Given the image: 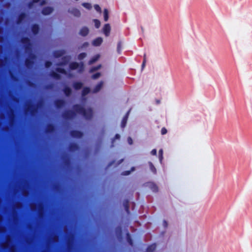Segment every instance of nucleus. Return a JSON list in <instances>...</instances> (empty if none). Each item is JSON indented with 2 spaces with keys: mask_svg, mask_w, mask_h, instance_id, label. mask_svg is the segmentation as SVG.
<instances>
[{
  "mask_svg": "<svg viewBox=\"0 0 252 252\" xmlns=\"http://www.w3.org/2000/svg\"><path fill=\"white\" fill-rule=\"evenodd\" d=\"M81 5L87 10H90L92 8V4L88 2H82Z\"/></svg>",
  "mask_w": 252,
  "mask_h": 252,
  "instance_id": "nucleus-29",
  "label": "nucleus"
},
{
  "mask_svg": "<svg viewBox=\"0 0 252 252\" xmlns=\"http://www.w3.org/2000/svg\"><path fill=\"white\" fill-rule=\"evenodd\" d=\"M68 12L77 18L80 17L81 15L80 11L75 7H73L71 9H69Z\"/></svg>",
  "mask_w": 252,
  "mask_h": 252,
  "instance_id": "nucleus-14",
  "label": "nucleus"
},
{
  "mask_svg": "<svg viewBox=\"0 0 252 252\" xmlns=\"http://www.w3.org/2000/svg\"><path fill=\"white\" fill-rule=\"evenodd\" d=\"M145 186L148 188L155 193H157L159 191V188L158 185L153 181H149L145 183Z\"/></svg>",
  "mask_w": 252,
  "mask_h": 252,
  "instance_id": "nucleus-8",
  "label": "nucleus"
},
{
  "mask_svg": "<svg viewBox=\"0 0 252 252\" xmlns=\"http://www.w3.org/2000/svg\"><path fill=\"white\" fill-rule=\"evenodd\" d=\"M36 58V56L33 53H30L29 56V58H27L25 59V64L26 66L28 68H31L32 67L34 64L33 60Z\"/></svg>",
  "mask_w": 252,
  "mask_h": 252,
  "instance_id": "nucleus-7",
  "label": "nucleus"
},
{
  "mask_svg": "<svg viewBox=\"0 0 252 252\" xmlns=\"http://www.w3.org/2000/svg\"><path fill=\"white\" fill-rule=\"evenodd\" d=\"M80 104H75L72 107L74 111L79 113L81 118L87 122H90L94 117V110L90 106H86L87 100V95L92 93L89 86H84L81 88Z\"/></svg>",
  "mask_w": 252,
  "mask_h": 252,
  "instance_id": "nucleus-1",
  "label": "nucleus"
},
{
  "mask_svg": "<svg viewBox=\"0 0 252 252\" xmlns=\"http://www.w3.org/2000/svg\"><path fill=\"white\" fill-rule=\"evenodd\" d=\"M79 127H80V129H82V128H83V126H79Z\"/></svg>",
  "mask_w": 252,
  "mask_h": 252,
  "instance_id": "nucleus-58",
  "label": "nucleus"
},
{
  "mask_svg": "<svg viewBox=\"0 0 252 252\" xmlns=\"http://www.w3.org/2000/svg\"><path fill=\"white\" fill-rule=\"evenodd\" d=\"M40 0H32L33 2L34 3H37L40 1Z\"/></svg>",
  "mask_w": 252,
  "mask_h": 252,
  "instance_id": "nucleus-52",
  "label": "nucleus"
},
{
  "mask_svg": "<svg viewBox=\"0 0 252 252\" xmlns=\"http://www.w3.org/2000/svg\"><path fill=\"white\" fill-rule=\"evenodd\" d=\"M53 10L54 8L52 7L47 6L42 9L41 13L44 15H48L52 13Z\"/></svg>",
  "mask_w": 252,
  "mask_h": 252,
  "instance_id": "nucleus-17",
  "label": "nucleus"
},
{
  "mask_svg": "<svg viewBox=\"0 0 252 252\" xmlns=\"http://www.w3.org/2000/svg\"><path fill=\"white\" fill-rule=\"evenodd\" d=\"M56 104L59 108L63 107V98H61L56 101Z\"/></svg>",
  "mask_w": 252,
  "mask_h": 252,
  "instance_id": "nucleus-35",
  "label": "nucleus"
},
{
  "mask_svg": "<svg viewBox=\"0 0 252 252\" xmlns=\"http://www.w3.org/2000/svg\"><path fill=\"white\" fill-rule=\"evenodd\" d=\"M63 31H64V32H65V29L64 28Z\"/></svg>",
  "mask_w": 252,
  "mask_h": 252,
  "instance_id": "nucleus-60",
  "label": "nucleus"
},
{
  "mask_svg": "<svg viewBox=\"0 0 252 252\" xmlns=\"http://www.w3.org/2000/svg\"><path fill=\"white\" fill-rule=\"evenodd\" d=\"M40 30L39 26L37 24H33L31 26V31L33 34L37 35Z\"/></svg>",
  "mask_w": 252,
  "mask_h": 252,
  "instance_id": "nucleus-19",
  "label": "nucleus"
},
{
  "mask_svg": "<svg viewBox=\"0 0 252 252\" xmlns=\"http://www.w3.org/2000/svg\"><path fill=\"white\" fill-rule=\"evenodd\" d=\"M26 114L30 115L32 116H33L37 112V106L33 103L28 104L25 110Z\"/></svg>",
  "mask_w": 252,
  "mask_h": 252,
  "instance_id": "nucleus-4",
  "label": "nucleus"
},
{
  "mask_svg": "<svg viewBox=\"0 0 252 252\" xmlns=\"http://www.w3.org/2000/svg\"><path fill=\"white\" fill-rule=\"evenodd\" d=\"M100 55L99 54H96L91 57L88 62L89 65H92L96 63L100 59Z\"/></svg>",
  "mask_w": 252,
  "mask_h": 252,
  "instance_id": "nucleus-13",
  "label": "nucleus"
},
{
  "mask_svg": "<svg viewBox=\"0 0 252 252\" xmlns=\"http://www.w3.org/2000/svg\"><path fill=\"white\" fill-rule=\"evenodd\" d=\"M55 130V125L53 124H48L46 126L45 131L47 133L51 134L53 133Z\"/></svg>",
  "mask_w": 252,
  "mask_h": 252,
  "instance_id": "nucleus-18",
  "label": "nucleus"
},
{
  "mask_svg": "<svg viewBox=\"0 0 252 252\" xmlns=\"http://www.w3.org/2000/svg\"><path fill=\"white\" fill-rule=\"evenodd\" d=\"M103 42V38L101 37L95 38L92 42V44L94 47L100 46Z\"/></svg>",
  "mask_w": 252,
  "mask_h": 252,
  "instance_id": "nucleus-15",
  "label": "nucleus"
},
{
  "mask_svg": "<svg viewBox=\"0 0 252 252\" xmlns=\"http://www.w3.org/2000/svg\"><path fill=\"white\" fill-rule=\"evenodd\" d=\"M34 2H33V1H30L28 3V7L30 8H32L33 6V4Z\"/></svg>",
  "mask_w": 252,
  "mask_h": 252,
  "instance_id": "nucleus-47",
  "label": "nucleus"
},
{
  "mask_svg": "<svg viewBox=\"0 0 252 252\" xmlns=\"http://www.w3.org/2000/svg\"><path fill=\"white\" fill-rule=\"evenodd\" d=\"M111 30L110 24L109 23H106L102 27L101 32L106 37H108L110 35Z\"/></svg>",
  "mask_w": 252,
  "mask_h": 252,
  "instance_id": "nucleus-9",
  "label": "nucleus"
},
{
  "mask_svg": "<svg viewBox=\"0 0 252 252\" xmlns=\"http://www.w3.org/2000/svg\"><path fill=\"white\" fill-rule=\"evenodd\" d=\"M60 158L61 160L63 159V153L62 152L60 154Z\"/></svg>",
  "mask_w": 252,
  "mask_h": 252,
  "instance_id": "nucleus-51",
  "label": "nucleus"
},
{
  "mask_svg": "<svg viewBox=\"0 0 252 252\" xmlns=\"http://www.w3.org/2000/svg\"><path fill=\"white\" fill-rule=\"evenodd\" d=\"M50 76L51 77L57 79H59L60 78V74L53 70L50 72Z\"/></svg>",
  "mask_w": 252,
  "mask_h": 252,
  "instance_id": "nucleus-31",
  "label": "nucleus"
},
{
  "mask_svg": "<svg viewBox=\"0 0 252 252\" xmlns=\"http://www.w3.org/2000/svg\"><path fill=\"white\" fill-rule=\"evenodd\" d=\"M121 139V135L119 133H116L114 137L111 139L110 148L114 147V144L116 140H120Z\"/></svg>",
  "mask_w": 252,
  "mask_h": 252,
  "instance_id": "nucleus-21",
  "label": "nucleus"
},
{
  "mask_svg": "<svg viewBox=\"0 0 252 252\" xmlns=\"http://www.w3.org/2000/svg\"><path fill=\"white\" fill-rule=\"evenodd\" d=\"M103 19L105 22H107L109 20V10L107 8H104L103 10Z\"/></svg>",
  "mask_w": 252,
  "mask_h": 252,
  "instance_id": "nucleus-25",
  "label": "nucleus"
},
{
  "mask_svg": "<svg viewBox=\"0 0 252 252\" xmlns=\"http://www.w3.org/2000/svg\"><path fill=\"white\" fill-rule=\"evenodd\" d=\"M59 64H60V65H61H61H63V62H61Z\"/></svg>",
  "mask_w": 252,
  "mask_h": 252,
  "instance_id": "nucleus-56",
  "label": "nucleus"
},
{
  "mask_svg": "<svg viewBox=\"0 0 252 252\" xmlns=\"http://www.w3.org/2000/svg\"><path fill=\"white\" fill-rule=\"evenodd\" d=\"M21 42L23 45L26 52H29L32 50V43L30 38L28 37H22Z\"/></svg>",
  "mask_w": 252,
  "mask_h": 252,
  "instance_id": "nucleus-5",
  "label": "nucleus"
},
{
  "mask_svg": "<svg viewBox=\"0 0 252 252\" xmlns=\"http://www.w3.org/2000/svg\"><path fill=\"white\" fill-rule=\"evenodd\" d=\"M73 68L76 70L78 74H82L85 69V64L83 61L80 62H75L73 63Z\"/></svg>",
  "mask_w": 252,
  "mask_h": 252,
  "instance_id": "nucleus-6",
  "label": "nucleus"
},
{
  "mask_svg": "<svg viewBox=\"0 0 252 252\" xmlns=\"http://www.w3.org/2000/svg\"><path fill=\"white\" fill-rule=\"evenodd\" d=\"M117 52L118 54H121L122 53V42L121 41L117 43Z\"/></svg>",
  "mask_w": 252,
  "mask_h": 252,
  "instance_id": "nucleus-37",
  "label": "nucleus"
},
{
  "mask_svg": "<svg viewBox=\"0 0 252 252\" xmlns=\"http://www.w3.org/2000/svg\"><path fill=\"white\" fill-rule=\"evenodd\" d=\"M131 111V108H130L125 114L122 118L121 123V127L122 128H124L127 124V120Z\"/></svg>",
  "mask_w": 252,
  "mask_h": 252,
  "instance_id": "nucleus-10",
  "label": "nucleus"
},
{
  "mask_svg": "<svg viewBox=\"0 0 252 252\" xmlns=\"http://www.w3.org/2000/svg\"><path fill=\"white\" fill-rule=\"evenodd\" d=\"M158 159L160 164H162L163 159V151L162 149H160L158 151Z\"/></svg>",
  "mask_w": 252,
  "mask_h": 252,
  "instance_id": "nucleus-32",
  "label": "nucleus"
},
{
  "mask_svg": "<svg viewBox=\"0 0 252 252\" xmlns=\"http://www.w3.org/2000/svg\"><path fill=\"white\" fill-rule=\"evenodd\" d=\"M94 9L99 14L102 13V9L100 5L98 4H95L94 5Z\"/></svg>",
  "mask_w": 252,
  "mask_h": 252,
  "instance_id": "nucleus-36",
  "label": "nucleus"
},
{
  "mask_svg": "<svg viewBox=\"0 0 252 252\" xmlns=\"http://www.w3.org/2000/svg\"><path fill=\"white\" fill-rule=\"evenodd\" d=\"M157 248V244L154 243L147 246L145 252H155Z\"/></svg>",
  "mask_w": 252,
  "mask_h": 252,
  "instance_id": "nucleus-22",
  "label": "nucleus"
},
{
  "mask_svg": "<svg viewBox=\"0 0 252 252\" xmlns=\"http://www.w3.org/2000/svg\"><path fill=\"white\" fill-rule=\"evenodd\" d=\"M93 22L94 23V27L96 29H99L101 25V22L99 19H94L93 20Z\"/></svg>",
  "mask_w": 252,
  "mask_h": 252,
  "instance_id": "nucleus-33",
  "label": "nucleus"
},
{
  "mask_svg": "<svg viewBox=\"0 0 252 252\" xmlns=\"http://www.w3.org/2000/svg\"><path fill=\"white\" fill-rule=\"evenodd\" d=\"M140 28H141V30L142 33H143V32H144V29H143V27L141 26Z\"/></svg>",
  "mask_w": 252,
  "mask_h": 252,
  "instance_id": "nucleus-54",
  "label": "nucleus"
},
{
  "mask_svg": "<svg viewBox=\"0 0 252 252\" xmlns=\"http://www.w3.org/2000/svg\"><path fill=\"white\" fill-rule=\"evenodd\" d=\"M89 29L87 26H83L79 32V34L83 37H86L89 33Z\"/></svg>",
  "mask_w": 252,
  "mask_h": 252,
  "instance_id": "nucleus-12",
  "label": "nucleus"
},
{
  "mask_svg": "<svg viewBox=\"0 0 252 252\" xmlns=\"http://www.w3.org/2000/svg\"><path fill=\"white\" fill-rule=\"evenodd\" d=\"M136 170L135 166H132L129 170H124L121 172V175L127 176L131 174V173L134 172Z\"/></svg>",
  "mask_w": 252,
  "mask_h": 252,
  "instance_id": "nucleus-23",
  "label": "nucleus"
},
{
  "mask_svg": "<svg viewBox=\"0 0 252 252\" xmlns=\"http://www.w3.org/2000/svg\"><path fill=\"white\" fill-rule=\"evenodd\" d=\"M115 163H116V159H113L108 162V164H107V167H111V166L113 165L114 164H115Z\"/></svg>",
  "mask_w": 252,
  "mask_h": 252,
  "instance_id": "nucleus-39",
  "label": "nucleus"
},
{
  "mask_svg": "<svg viewBox=\"0 0 252 252\" xmlns=\"http://www.w3.org/2000/svg\"><path fill=\"white\" fill-rule=\"evenodd\" d=\"M104 131L103 130L101 131L100 134L98 136L97 138V142L99 144H101L103 140V136Z\"/></svg>",
  "mask_w": 252,
  "mask_h": 252,
  "instance_id": "nucleus-34",
  "label": "nucleus"
},
{
  "mask_svg": "<svg viewBox=\"0 0 252 252\" xmlns=\"http://www.w3.org/2000/svg\"><path fill=\"white\" fill-rule=\"evenodd\" d=\"M148 164L150 170L154 174H156L157 173V169L154 166V164L151 161H149Z\"/></svg>",
  "mask_w": 252,
  "mask_h": 252,
  "instance_id": "nucleus-28",
  "label": "nucleus"
},
{
  "mask_svg": "<svg viewBox=\"0 0 252 252\" xmlns=\"http://www.w3.org/2000/svg\"><path fill=\"white\" fill-rule=\"evenodd\" d=\"M160 132L161 134L163 135L167 133V130L165 127H163L161 128Z\"/></svg>",
  "mask_w": 252,
  "mask_h": 252,
  "instance_id": "nucleus-43",
  "label": "nucleus"
},
{
  "mask_svg": "<svg viewBox=\"0 0 252 252\" xmlns=\"http://www.w3.org/2000/svg\"><path fill=\"white\" fill-rule=\"evenodd\" d=\"M63 46H65V44H63Z\"/></svg>",
  "mask_w": 252,
  "mask_h": 252,
  "instance_id": "nucleus-61",
  "label": "nucleus"
},
{
  "mask_svg": "<svg viewBox=\"0 0 252 252\" xmlns=\"http://www.w3.org/2000/svg\"><path fill=\"white\" fill-rule=\"evenodd\" d=\"M63 162H61V164H60V168H61V169L62 168V166L63 165Z\"/></svg>",
  "mask_w": 252,
  "mask_h": 252,
  "instance_id": "nucleus-57",
  "label": "nucleus"
},
{
  "mask_svg": "<svg viewBox=\"0 0 252 252\" xmlns=\"http://www.w3.org/2000/svg\"><path fill=\"white\" fill-rule=\"evenodd\" d=\"M63 52H64V59H65V54L66 53V50L64 48V50H63ZM65 65V59H64V65Z\"/></svg>",
  "mask_w": 252,
  "mask_h": 252,
  "instance_id": "nucleus-50",
  "label": "nucleus"
},
{
  "mask_svg": "<svg viewBox=\"0 0 252 252\" xmlns=\"http://www.w3.org/2000/svg\"><path fill=\"white\" fill-rule=\"evenodd\" d=\"M46 0H42L40 2V5H44V4H46Z\"/></svg>",
  "mask_w": 252,
  "mask_h": 252,
  "instance_id": "nucleus-49",
  "label": "nucleus"
},
{
  "mask_svg": "<svg viewBox=\"0 0 252 252\" xmlns=\"http://www.w3.org/2000/svg\"><path fill=\"white\" fill-rule=\"evenodd\" d=\"M101 67H102L101 64H98L96 65L92 66L90 68V69L89 70V72L90 73H93L94 71L100 69L101 68Z\"/></svg>",
  "mask_w": 252,
  "mask_h": 252,
  "instance_id": "nucleus-24",
  "label": "nucleus"
},
{
  "mask_svg": "<svg viewBox=\"0 0 252 252\" xmlns=\"http://www.w3.org/2000/svg\"><path fill=\"white\" fill-rule=\"evenodd\" d=\"M27 15L25 12H21L20 13L16 20V23L17 24H21L22 21L26 18Z\"/></svg>",
  "mask_w": 252,
  "mask_h": 252,
  "instance_id": "nucleus-20",
  "label": "nucleus"
},
{
  "mask_svg": "<svg viewBox=\"0 0 252 252\" xmlns=\"http://www.w3.org/2000/svg\"><path fill=\"white\" fill-rule=\"evenodd\" d=\"M85 132L81 129H76L70 133V138L73 144H77L82 141L85 135Z\"/></svg>",
  "mask_w": 252,
  "mask_h": 252,
  "instance_id": "nucleus-2",
  "label": "nucleus"
},
{
  "mask_svg": "<svg viewBox=\"0 0 252 252\" xmlns=\"http://www.w3.org/2000/svg\"><path fill=\"white\" fill-rule=\"evenodd\" d=\"M57 70L60 73L63 74V67H58L57 68Z\"/></svg>",
  "mask_w": 252,
  "mask_h": 252,
  "instance_id": "nucleus-48",
  "label": "nucleus"
},
{
  "mask_svg": "<svg viewBox=\"0 0 252 252\" xmlns=\"http://www.w3.org/2000/svg\"><path fill=\"white\" fill-rule=\"evenodd\" d=\"M124 160V158H121L118 160L117 161H116V163L115 164V167H117L119 165H120Z\"/></svg>",
  "mask_w": 252,
  "mask_h": 252,
  "instance_id": "nucleus-41",
  "label": "nucleus"
},
{
  "mask_svg": "<svg viewBox=\"0 0 252 252\" xmlns=\"http://www.w3.org/2000/svg\"><path fill=\"white\" fill-rule=\"evenodd\" d=\"M83 85V83L79 79L73 80L71 82V87L74 93H78Z\"/></svg>",
  "mask_w": 252,
  "mask_h": 252,
  "instance_id": "nucleus-3",
  "label": "nucleus"
},
{
  "mask_svg": "<svg viewBox=\"0 0 252 252\" xmlns=\"http://www.w3.org/2000/svg\"><path fill=\"white\" fill-rule=\"evenodd\" d=\"M129 200L127 198L124 199L123 202V206L127 214H129L130 212L129 210Z\"/></svg>",
  "mask_w": 252,
  "mask_h": 252,
  "instance_id": "nucleus-16",
  "label": "nucleus"
},
{
  "mask_svg": "<svg viewBox=\"0 0 252 252\" xmlns=\"http://www.w3.org/2000/svg\"><path fill=\"white\" fill-rule=\"evenodd\" d=\"M156 103L157 104H159L160 103V100L159 99L156 100Z\"/></svg>",
  "mask_w": 252,
  "mask_h": 252,
  "instance_id": "nucleus-53",
  "label": "nucleus"
},
{
  "mask_svg": "<svg viewBox=\"0 0 252 252\" xmlns=\"http://www.w3.org/2000/svg\"><path fill=\"white\" fill-rule=\"evenodd\" d=\"M89 42L85 41L82 44V47L83 48H86L89 46Z\"/></svg>",
  "mask_w": 252,
  "mask_h": 252,
  "instance_id": "nucleus-46",
  "label": "nucleus"
},
{
  "mask_svg": "<svg viewBox=\"0 0 252 252\" xmlns=\"http://www.w3.org/2000/svg\"><path fill=\"white\" fill-rule=\"evenodd\" d=\"M52 64V63L51 61H47L45 62V66L46 68L50 67Z\"/></svg>",
  "mask_w": 252,
  "mask_h": 252,
  "instance_id": "nucleus-42",
  "label": "nucleus"
},
{
  "mask_svg": "<svg viewBox=\"0 0 252 252\" xmlns=\"http://www.w3.org/2000/svg\"><path fill=\"white\" fill-rule=\"evenodd\" d=\"M151 154L153 156H157V150L156 149H154L151 151Z\"/></svg>",
  "mask_w": 252,
  "mask_h": 252,
  "instance_id": "nucleus-45",
  "label": "nucleus"
},
{
  "mask_svg": "<svg viewBox=\"0 0 252 252\" xmlns=\"http://www.w3.org/2000/svg\"><path fill=\"white\" fill-rule=\"evenodd\" d=\"M86 126V124L84 123V124H83V126Z\"/></svg>",
  "mask_w": 252,
  "mask_h": 252,
  "instance_id": "nucleus-59",
  "label": "nucleus"
},
{
  "mask_svg": "<svg viewBox=\"0 0 252 252\" xmlns=\"http://www.w3.org/2000/svg\"><path fill=\"white\" fill-rule=\"evenodd\" d=\"M163 226L165 229L167 228L168 226V222L166 220H163L162 222Z\"/></svg>",
  "mask_w": 252,
  "mask_h": 252,
  "instance_id": "nucleus-40",
  "label": "nucleus"
},
{
  "mask_svg": "<svg viewBox=\"0 0 252 252\" xmlns=\"http://www.w3.org/2000/svg\"><path fill=\"white\" fill-rule=\"evenodd\" d=\"M104 82L103 81L101 80L99 81L93 87L92 91L93 93H97L101 91L104 86Z\"/></svg>",
  "mask_w": 252,
  "mask_h": 252,
  "instance_id": "nucleus-11",
  "label": "nucleus"
},
{
  "mask_svg": "<svg viewBox=\"0 0 252 252\" xmlns=\"http://www.w3.org/2000/svg\"><path fill=\"white\" fill-rule=\"evenodd\" d=\"M127 143H128L129 145H132L133 143V139L131 137H128L127 138Z\"/></svg>",
  "mask_w": 252,
  "mask_h": 252,
  "instance_id": "nucleus-44",
  "label": "nucleus"
},
{
  "mask_svg": "<svg viewBox=\"0 0 252 252\" xmlns=\"http://www.w3.org/2000/svg\"><path fill=\"white\" fill-rule=\"evenodd\" d=\"M53 55L56 58L61 57L63 56V50L55 51L54 52Z\"/></svg>",
  "mask_w": 252,
  "mask_h": 252,
  "instance_id": "nucleus-30",
  "label": "nucleus"
},
{
  "mask_svg": "<svg viewBox=\"0 0 252 252\" xmlns=\"http://www.w3.org/2000/svg\"><path fill=\"white\" fill-rule=\"evenodd\" d=\"M87 53L85 52H83L80 53L77 55V59L80 61V62L83 61L84 59L87 57Z\"/></svg>",
  "mask_w": 252,
  "mask_h": 252,
  "instance_id": "nucleus-26",
  "label": "nucleus"
},
{
  "mask_svg": "<svg viewBox=\"0 0 252 252\" xmlns=\"http://www.w3.org/2000/svg\"><path fill=\"white\" fill-rule=\"evenodd\" d=\"M92 75L91 76V78L93 80H96L99 78L101 75L102 74L100 72H96L95 73H92Z\"/></svg>",
  "mask_w": 252,
  "mask_h": 252,
  "instance_id": "nucleus-27",
  "label": "nucleus"
},
{
  "mask_svg": "<svg viewBox=\"0 0 252 252\" xmlns=\"http://www.w3.org/2000/svg\"><path fill=\"white\" fill-rule=\"evenodd\" d=\"M146 54H144V58H143L142 63L141 64V69L142 70H143L145 68V67L146 66Z\"/></svg>",
  "mask_w": 252,
  "mask_h": 252,
  "instance_id": "nucleus-38",
  "label": "nucleus"
},
{
  "mask_svg": "<svg viewBox=\"0 0 252 252\" xmlns=\"http://www.w3.org/2000/svg\"><path fill=\"white\" fill-rule=\"evenodd\" d=\"M127 234H128V236H129V239H130V240L132 241V240H131V238L130 235L129 233L128 232H127Z\"/></svg>",
  "mask_w": 252,
  "mask_h": 252,
  "instance_id": "nucleus-55",
  "label": "nucleus"
}]
</instances>
